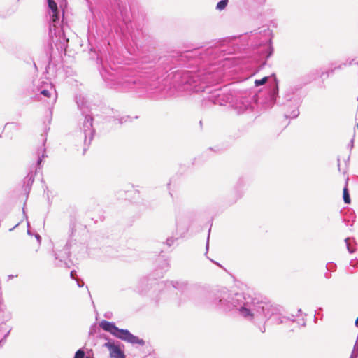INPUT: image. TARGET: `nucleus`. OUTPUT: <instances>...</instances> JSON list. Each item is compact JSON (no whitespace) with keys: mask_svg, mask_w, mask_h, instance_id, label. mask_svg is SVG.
Masks as SVG:
<instances>
[{"mask_svg":"<svg viewBox=\"0 0 358 358\" xmlns=\"http://www.w3.org/2000/svg\"><path fill=\"white\" fill-rule=\"evenodd\" d=\"M214 310L223 313H235L239 317L259 326L265 331L264 324L271 321L274 324L286 323L289 318L283 316L281 308L266 299L236 292L225 287L216 290L209 301Z\"/></svg>","mask_w":358,"mask_h":358,"instance_id":"nucleus-1","label":"nucleus"},{"mask_svg":"<svg viewBox=\"0 0 358 358\" xmlns=\"http://www.w3.org/2000/svg\"><path fill=\"white\" fill-rule=\"evenodd\" d=\"M99 326L104 331L109 332L116 338L129 343L132 345L138 344L140 345H143L145 344V341L143 339L133 335L127 329H119L113 322L102 320L99 323Z\"/></svg>","mask_w":358,"mask_h":358,"instance_id":"nucleus-2","label":"nucleus"},{"mask_svg":"<svg viewBox=\"0 0 358 358\" xmlns=\"http://www.w3.org/2000/svg\"><path fill=\"white\" fill-rule=\"evenodd\" d=\"M48 7L51 10L50 18L51 24L50 31L51 33L54 32L55 35H60L61 33L64 34L63 27L59 29L60 21L59 16V11L57 8V3H62L64 0H47Z\"/></svg>","mask_w":358,"mask_h":358,"instance_id":"nucleus-3","label":"nucleus"},{"mask_svg":"<svg viewBox=\"0 0 358 358\" xmlns=\"http://www.w3.org/2000/svg\"><path fill=\"white\" fill-rule=\"evenodd\" d=\"M36 92L45 98L50 99V102L54 103L57 100V93L52 83L48 80L41 81L36 86Z\"/></svg>","mask_w":358,"mask_h":358,"instance_id":"nucleus-4","label":"nucleus"},{"mask_svg":"<svg viewBox=\"0 0 358 358\" xmlns=\"http://www.w3.org/2000/svg\"><path fill=\"white\" fill-rule=\"evenodd\" d=\"M93 118L92 116L86 115L85 120L83 124V131L85 136V144H90L94 134V130L92 128Z\"/></svg>","mask_w":358,"mask_h":358,"instance_id":"nucleus-5","label":"nucleus"},{"mask_svg":"<svg viewBox=\"0 0 358 358\" xmlns=\"http://www.w3.org/2000/svg\"><path fill=\"white\" fill-rule=\"evenodd\" d=\"M104 346L108 349L111 358H125L124 352L114 343L107 342Z\"/></svg>","mask_w":358,"mask_h":358,"instance_id":"nucleus-6","label":"nucleus"},{"mask_svg":"<svg viewBox=\"0 0 358 358\" xmlns=\"http://www.w3.org/2000/svg\"><path fill=\"white\" fill-rule=\"evenodd\" d=\"M234 109L236 110L238 114H242L245 112H251L252 110L250 101L246 99L238 101L235 103Z\"/></svg>","mask_w":358,"mask_h":358,"instance_id":"nucleus-7","label":"nucleus"},{"mask_svg":"<svg viewBox=\"0 0 358 358\" xmlns=\"http://www.w3.org/2000/svg\"><path fill=\"white\" fill-rule=\"evenodd\" d=\"M56 266H66V259L69 256V248H66L64 251L55 252V254Z\"/></svg>","mask_w":358,"mask_h":358,"instance_id":"nucleus-8","label":"nucleus"},{"mask_svg":"<svg viewBox=\"0 0 358 358\" xmlns=\"http://www.w3.org/2000/svg\"><path fill=\"white\" fill-rule=\"evenodd\" d=\"M0 319L3 322H7L11 319V313L6 310V306L3 303L1 299H0Z\"/></svg>","mask_w":358,"mask_h":358,"instance_id":"nucleus-9","label":"nucleus"},{"mask_svg":"<svg viewBox=\"0 0 358 358\" xmlns=\"http://www.w3.org/2000/svg\"><path fill=\"white\" fill-rule=\"evenodd\" d=\"M278 94V87L276 85L274 88L271 90L270 94H269V99H270V106H273L276 101L277 96Z\"/></svg>","mask_w":358,"mask_h":358,"instance_id":"nucleus-10","label":"nucleus"},{"mask_svg":"<svg viewBox=\"0 0 358 358\" xmlns=\"http://www.w3.org/2000/svg\"><path fill=\"white\" fill-rule=\"evenodd\" d=\"M76 101L78 108L83 110L85 108V105L87 103V102L85 100V98L81 95H78L76 96Z\"/></svg>","mask_w":358,"mask_h":358,"instance_id":"nucleus-11","label":"nucleus"},{"mask_svg":"<svg viewBox=\"0 0 358 358\" xmlns=\"http://www.w3.org/2000/svg\"><path fill=\"white\" fill-rule=\"evenodd\" d=\"M171 283L173 287L181 291L185 290L187 287V284L185 282L176 281Z\"/></svg>","mask_w":358,"mask_h":358,"instance_id":"nucleus-12","label":"nucleus"},{"mask_svg":"<svg viewBox=\"0 0 358 358\" xmlns=\"http://www.w3.org/2000/svg\"><path fill=\"white\" fill-rule=\"evenodd\" d=\"M273 52V48L271 45V39L269 38L268 43L265 46V54H266V59H268L271 56Z\"/></svg>","mask_w":358,"mask_h":358,"instance_id":"nucleus-13","label":"nucleus"},{"mask_svg":"<svg viewBox=\"0 0 358 358\" xmlns=\"http://www.w3.org/2000/svg\"><path fill=\"white\" fill-rule=\"evenodd\" d=\"M228 3V0H222L219 1L216 6V9L221 11L226 8Z\"/></svg>","mask_w":358,"mask_h":358,"instance_id":"nucleus-14","label":"nucleus"},{"mask_svg":"<svg viewBox=\"0 0 358 358\" xmlns=\"http://www.w3.org/2000/svg\"><path fill=\"white\" fill-rule=\"evenodd\" d=\"M343 201L345 203L349 204L350 203V197L347 187L343 189Z\"/></svg>","mask_w":358,"mask_h":358,"instance_id":"nucleus-15","label":"nucleus"},{"mask_svg":"<svg viewBox=\"0 0 358 358\" xmlns=\"http://www.w3.org/2000/svg\"><path fill=\"white\" fill-rule=\"evenodd\" d=\"M345 242L348 252L350 253H352L355 251V249L351 246V239L350 238H347L345 239Z\"/></svg>","mask_w":358,"mask_h":358,"instance_id":"nucleus-16","label":"nucleus"},{"mask_svg":"<svg viewBox=\"0 0 358 358\" xmlns=\"http://www.w3.org/2000/svg\"><path fill=\"white\" fill-rule=\"evenodd\" d=\"M268 78L267 76H265V77H264L262 79L255 80V85L258 87V86H260V85H262L265 84L266 83V81L268 80Z\"/></svg>","mask_w":358,"mask_h":358,"instance_id":"nucleus-17","label":"nucleus"},{"mask_svg":"<svg viewBox=\"0 0 358 358\" xmlns=\"http://www.w3.org/2000/svg\"><path fill=\"white\" fill-rule=\"evenodd\" d=\"M5 331H6L5 334L3 335V338L1 339H0V347L2 346L3 342L5 341V340L7 338V336L9 335V334H10V332L11 331V328L10 327H7V328L5 329Z\"/></svg>","mask_w":358,"mask_h":358,"instance_id":"nucleus-18","label":"nucleus"},{"mask_svg":"<svg viewBox=\"0 0 358 358\" xmlns=\"http://www.w3.org/2000/svg\"><path fill=\"white\" fill-rule=\"evenodd\" d=\"M45 150L44 148L42 150L38 151V159L37 161L38 165H40V164L41 163L42 158L45 157Z\"/></svg>","mask_w":358,"mask_h":358,"instance_id":"nucleus-19","label":"nucleus"},{"mask_svg":"<svg viewBox=\"0 0 358 358\" xmlns=\"http://www.w3.org/2000/svg\"><path fill=\"white\" fill-rule=\"evenodd\" d=\"M134 83H135L134 80H127L124 81V83H122L120 81L118 82V85H122L124 88L129 87L131 84H134Z\"/></svg>","mask_w":358,"mask_h":358,"instance_id":"nucleus-20","label":"nucleus"},{"mask_svg":"<svg viewBox=\"0 0 358 358\" xmlns=\"http://www.w3.org/2000/svg\"><path fill=\"white\" fill-rule=\"evenodd\" d=\"M299 115V110L298 108H296L294 110H292L291 114L289 116H287V117L296 118L298 117Z\"/></svg>","mask_w":358,"mask_h":358,"instance_id":"nucleus-21","label":"nucleus"},{"mask_svg":"<svg viewBox=\"0 0 358 358\" xmlns=\"http://www.w3.org/2000/svg\"><path fill=\"white\" fill-rule=\"evenodd\" d=\"M85 352L83 350L79 349L75 354L74 358H84Z\"/></svg>","mask_w":358,"mask_h":358,"instance_id":"nucleus-22","label":"nucleus"},{"mask_svg":"<svg viewBox=\"0 0 358 358\" xmlns=\"http://www.w3.org/2000/svg\"><path fill=\"white\" fill-rule=\"evenodd\" d=\"M191 78L192 76H190L189 73H184L182 74V79L184 82L189 83Z\"/></svg>","mask_w":358,"mask_h":358,"instance_id":"nucleus-23","label":"nucleus"},{"mask_svg":"<svg viewBox=\"0 0 358 358\" xmlns=\"http://www.w3.org/2000/svg\"><path fill=\"white\" fill-rule=\"evenodd\" d=\"M174 242H175V238H173V237H171V238H168L166 239V244L169 247H170V246H171V245H173Z\"/></svg>","mask_w":358,"mask_h":358,"instance_id":"nucleus-24","label":"nucleus"},{"mask_svg":"<svg viewBox=\"0 0 358 358\" xmlns=\"http://www.w3.org/2000/svg\"><path fill=\"white\" fill-rule=\"evenodd\" d=\"M36 236V238L37 239L38 242L40 243V242H41V236H40V235H39V234H36V236Z\"/></svg>","mask_w":358,"mask_h":358,"instance_id":"nucleus-25","label":"nucleus"},{"mask_svg":"<svg viewBox=\"0 0 358 358\" xmlns=\"http://www.w3.org/2000/svg\"><path fill=\"white\" fill-rule=\"evenodd\" d=\"M28 182L32 183L34 182V178H32V176H31L29 179Z\"/></svg>","mask_w":358,"mask_h":358,"instance_id":"nucleus-26","label":"nucleus"},{"mask_svg":"<svg viewBox=\"0 0 358 358\" xmlns=\"http://www.w3.org/2000/svg\"><path fill=\"white\" fill-rule=\"evenodd\" d=\"M75 274H76V271H72L71 272V277L72 278H74V275H75Z\"/></svg>","mask_w":358,"mask_h":358,"instance_id":"nucleus-27","label":"nucleus"},{"mask_svg":"<svg viewBox=\"0 0 358 358\" xmlns=\"http://www.w3.org/2000/svg\"><path fill=\"white\" fill-rule=\"evenodd\" d=\"M353 142H354V140L352 139L351 141H350V148H352L353 147Z\"/></svg>","mask_w":358,"mask_h":358,"instance_id":"nucleus-28","label":"nucleus"},{"mask_svg":"<svg viewBox=\"0 0 358 358\" xmlns=\"http://www.w3.org/2000/svg\"><path fill=\"white\" fill-rule=\"evenodd\" d=\"M83 285H84V283H83V282L80 283L79 282H78V287H83Z\"/></svg>","mask_w":358,"mask_h":358,"instance_id":"nucleus-29","label":"nucleus"},{"mask_svg":"<svg viewBox=\"0 0 358 358\" xmlns=\"http://www.w3.org/2000/svg\"><path fill=\"white\" fill-rule=\"evenodd\" d=\"M242 194H238L235 201H236L238 199H239L241 196Z\"/></svg>","mask_w":358,"mask_h":358,"instance_id":"nucleus-30","label":"nucleus"},{"mask_svg":"<svg viewBox=\"0 0 358 358\" xmlns=\"http://www.w3.org/2000/svg\"><path fill=\"white\" fill-rule=\"evenodd\" d=\"M355 324L357 327H358V317L357 318V320L355 321Z\"/></svg>","mask_w":358,"mask_h":358,"instance_id":"nucleus-31","label":"nucleus"},{"mask_svg":"<svg viewBox=\"0 0 358 358\" xmlns=\"http://www.w3.org/2000/svg\"><path fill=\"white\" fill-rule=\"evenodd\" d=\"M350 265L351 266H354V265L352 264V262H350Z\"/></svg>","mask_w":358,"mask_h":358,"instance_id":"nucleus-32","label":"nucleus"},{"mask_svg":"<svg viewBox=\"0 0 358 358\" xmlns=\"http://www.w3.org/2000/svg\"><path fill=\"white\" fill-rule=\"evenodd\" d=\"M101 75H102V77H103L104 79H106V78H105V76H104V75H103V73H101Z\"/></svg>","mask_w":358,"mask_h":358,"instance_id":"nucleus-33","label":"nucleus"},{"mask_svg":"<svg viewBox=\"0 0 358 358\" xmlns=\"http://www.w3.org/2000/svg\"><path fill=\"white\" fill-rule=\"evenodd\" d=\"M267 33H268V34H271V31H270L269 30H267Z\"/></svg>","mask_w":358,"mask_h":358,"instance_id":"nucleus-34","label":"nucleus"},{"mask_svg":"<svg viewBox=\"0 0 358 358\" xmlns=\"http://www.w3.org/2000/svg\"><path fill=\"white\" fill-rule=\"evenodd\" d=\"M27 233H28V234H31V233H30V231H29V230H28V231H27Z\"/></svg>","mask_w":358,"mask_h":358,"instance_id":"nucleus-35","label":"nucleus"},{"mask_svg":"<svg viewBox=\"0 0 358 358\" xmlns=\"http://www.w3.org/2000/svg\"><path fill=\"white\" fill-rule=\"evenodd\" d=\"M138 292H140V293L143 294V292H142V291H141V290H138Z\"/></svg>","mask_w":358,"mask_h":358,"instance_id":"nucleus-36","label":"nucleus"},{"mask_svg":"<svg viewBox=\"0 0 358 358\" xmlns=\"http://www.w3.org/2000/svg\"><path fill=\"white\" fill-rule=\"evenodd\" d=\"M357 127L358 128V123L357 124Z\"/></svg>","mask_w":358,"mask_h":358,"instance_id":"nucleus-37","label":"nucleus"},{"mask_svg":"<svg viewBox=\"0 0 358 358\" xmlns=\"http://www.w3.org/2000/svg\"><path fill=\"white\" fill-rule=\"evenodd\" d=\"M84 358H89V357H84Z\"/></svg>","mask_w":358,"mask_h":358,"instance_id":"nucleus-38","label":"nucleus"}]
</instances>
